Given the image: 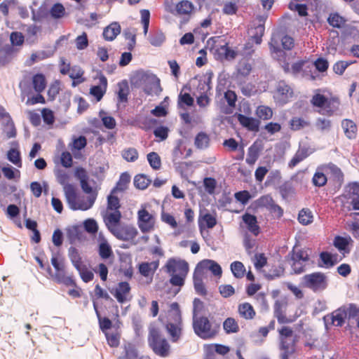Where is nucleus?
<instances>
[{
	"mask_svg": "<svg viewBox=\"0 0 359 359\" xmlns=\"http://www.w3.org/2000/svg\"><path fill=\"white\" fill-rule=\"evenodd\" d=\"M121 213H105L103 221L108 230L118 240L129 241L133 240L138 232L135 227L128 224H121Z\"/></svg>",
	"mask_w": 359,
	"mask_h": 359,
	"instance_id": "obj_1",
	"label": "nucleus"
},
{
	"mask_svg": "<svg viewBox=\"0 0 359 359\" xmlns=\"http://www.w3.org/2000/svg\"><path fill=\"white\" fill-rule=\"evenodd\" d=\"M165 271L170 276V283L173 286H182L189 272V264L180 258H169L163 266Z\"/></svg>",
	"mask_w": 359,
	"mask_h": 359,
	"instance_id": "obj_2",
	"label": "nucleus"
},
{
	"mask_svg": "<svg viewBox=\"0 0 359 359\" xmlns=\"http://www.w3.org/2000/svg\"><path fill=\"white\" fill-rule=\"evenodd\" d=\"M170 308L165 329L171 341L175 343L182 336L183 323L179 304L177 302H173L170 304Z\"/></svg>",
	"mask_w": 359,
	"mask_h": 359,
	"instance_id": "obj_3",
	"label": "nucleus"
},
{
	"mask_svg": "<svg viewBox=\"0 0 359 359\" xmlns=\"http://www.w3.org/2000/svg\"><path fill=\"white\" fill-rule=\"evenodd\" d=\"M64 191L70 208L74 210H87L90 209L96 199V195H90L87 197L78 196L76 188L73 184H66L64 187Z\"/></svg>",
	"mask_w": 359,
	"mask_h": 359,
	"instance_id": "obj_4",
	"label": "nucleus"
},
{
	"mask_svg": "<svg viewBox=\"0 0 359 359\" xmlns=\"http://www.w3.org/2000/svg\"><path fill=\"white\" fill-rule=\"evenodd\" d=\"M148 343L154 352L160 357H167L170 353V344L162 335L161 330L155 326L149 329Z\"/></svg>",
	"mask_w": 359,
	"mask_h": 359,
	"instance_id": "obj_5",
	"label": "nucleus"
},
{
	"mask_svg": "<svg viewBox=\"0 0 359 359\" xmlns=\"http://www.w3.org/2000/svg\"><path fill=\"white\" fill-rule=\"evenodd\" d=\"M359 318V307L354 304L343 305L332 313V323L341 327L346 318Z\"/></svg>",
	"mask_w": 359,
	"mask_h": 359,
	"instance_id": "obj_6",
	"label": "nucleus"
},
{
	"mask_svg": "<svg viewBox=\"0 0 359 359\" xmlns=\"http://www.w3.org/2000/svg\"><path fill=\"white\" fill-rule=\"evenodd\" d=\"M193 328L195 333L203 339L213 338L217 333V331L212 327L209 319L205 316L197 317L194 315Z\"/></svg>",
	"mask_w": 359,
	"mask_h": 359,
	"instance_id": "obj_7",
	"label": "nucleus"
},
{
	"mask_svg": "<svg viewBox=\"0 0 359 359\" xmlns=\"http://www.w3.org/2000/svg\"><path fill=\"white\" fill-rule=\"evenodd\" d=\"M302 283L304 287L309 288L315 292H320L327 287V278L322 272H314L304 276Z\"/></svg>",
	"mask_w": 359,
	"mask_h": 359,
	"instance_id": "obj_8",
	"label": "nucleus"
},
{
	"mask_svg": "<svg viewBox=\"0 0 359 359\" xmlns=\"http://www.w3.org/2000/svg\"><path fill=\"white\" fill-rule=\"evenodd\" d=\"M137 224L142 233H148L154 229L156 215L149 212L145 208H142L137 212Z\"/></svg>",
	"mask_w": 359,
	"mask_h": 359,
	"instance_id": "obj_9",
	"label": "nucleus"
},
{
	"mask_svg": "<svg viewBox=\"0 0 359 359\" xmlns=\"http://www.w3.org/2000/svg\"><path fill=\"white\" fill-rule=\"evenodd\" d=\"M293 96L292 88L284 81L278 82L273 93V97L276 103L279 105H284L290 102Z\"/></svg>",
	"mask_w": 359,
	"mask_h": 359,
	"instance_id": "obj_10",
	"label": "nucleus"
},
{
	"mask_svg": "<svg viewBox=\"0 0 359 359\" xmlns=\"http://www.w3.org/2000/svg\"><path fill=\"white\" fill-rule=\"evenodd\" d=\"M211 90L210 79L198 83L197 90L199 93V95L196 97V103L200 108H205L210 104Z\"/></svg>",
	"mask_w": 359,
	"mask_h": 359,
	"instance_id": "obj_11",
	"label": "nucleus"
},
{
	"mask_svg": "<svg viewBox=\"0 0 359 359\" xmlns=\"http://www.w3.org/2000/svg\"><path fill=\"white\" fill-rule=\"evenodd\" d=\"M282 359H288L296 351V344L298 341L297 335L286 339H279Z\"/></svg>",
	"mask_w": 359,
	"mask_h": 359,
	"instance_id": "obj_12",
	"label": "nucleus"
},
{
	"mask_svg": "<svg viewBox=\"0 0 359 359\" xmlns=\"http://www.w3.org/2000/svg\"><path fill=\"white\" fill-rule=\"evenodd\" d=\"M321 170L330 175V179L334 182L341 185L344 182V175L341 170L335 164L330 163L321 166Z\"/></svg>",
	"mask_w": 359,
	"mask_h": 359,
	"instance_id": "obj_13",
	"label": "nucleus"
},
{
	"mask_svg": "<svg viewBox=\"0 0 359 359\" xmlns=\"http://www.w3.org/2000/svg\"><path fill=\"white\" fill-rule=\"evenodd\" d=\"M160 264V262L158 259L147 262H141L137 266V269L139 273L144 278H149L150 282L153 279V276L158 269Z\"/></svg>",
	"mask_w": 359,
	"mask_h": 359,
	"instance_id": "obj_14",
	"label": "nucleus"
},
{
	"mask_svg": "<svg viewBox=\"0 0 359 359\" xmlns=\"http://www.w3.org/2000/svg\"><path fill=\"white\" fill-rule=\"evenodd\" d=\"M237 313L241 319L252 320L257 316V312L253 306L249 302H242L237 306Z\"/></svg>",
	"mask_w": 359,
	"mask_h": 359,
	"instance_id": "obj_15",
	"label": "nucleus"
},
{
	"mask_svg": "<svg viewBox=\"0 0 359 359\" xmlns=\"http://www.w3.org/2000/svg\"><path fill=\"white\" fill-rule=\"evenodd\" d=\"M130 290L131 287L129 283L123 281L118 283L114 291H111V292L118 303L123 304L128 300L127 297L130 294Z\"/></svg>",
	"mask_w": 359,
	"mask_h": 359,
	"instance_id": "obj_16",
	"label": "nucleus"
},
{
	"mask_svg": "<svg viewBox=\"0 0 359 359\" xmlns=\"http://www.w3.org/2000/svg\"><path fill=\"white\" fill-rule=\"evenodd\" d=\"M340 101L338 97L327 98L326 104L321 109H318V112L322 115L332 116L339 110Z\"/></svg>",
	"mask_w": 359,
	"mask_h": 359,
	"instance_id": "obj_17",
	"label": "nucleus"
},
{
	"mask_svg": "<svg viewBox=\"0 0 359 359\" xmlns=\"http://www.w3.org/2000/svg\"><path fill=\"white\" fill-rule=\"evenodd\" d=\"M308 62L304 60H300L293 63L290 67V64L287 62H283L281 64V67L285 74H292L297 76L303 72L304 67H306Z\"/></svg>",
	"mask_w": 359,
	"mask_h": 359,
	"instance_id": "obj_18",
	"label": "nucleus"
},
{
	"mask_svg": "<svg viewBox=\"0 0 359 359\" xmlns=\"http://www.w3.org/2000/svg\"><path fill=\"white\" fill-rule=\"evenodd\" d=\"M242 219L248 231L254 236H257L260 233V227L258 225L256 216L246 212L242 216Z\"/></svg>",
	"mask_w": 359,
	"mask_h": 359,
	"instance_id": "obj_19",
	"label": "nucleus"
},
{
	"mask_svg": "<svg viewBox=\"0 0 359 359\" xmlns=\"http://www.w3.org/2000/svg\"><path fill=\"white\" fill-rule=\"evenodd\" d=\"M237 118L240 124L248 130L257 132L259 127V121L252 117L239 114Z\"/></svg>",
	"mask_w": 359,
	"mask_h": 359,
	"instance_id": "obj_20",
	"label": "nucleus"
},
{
	"mask_svg": "<svg viewBox=\"0 0 359 359\" xmlns=\"http://www.w3.org/2000/svg\"><path fill=\"white\" fill-rule=\"evenodd\" d=\"M117 95L118 103H127L128 95L130 94V88L128 81L124 79L117 83Z\"/></svg>",
	"mask_w": 359,
	"mask_h": 359,
	"instance_id": "obj_21",
	"label": "nucleus"
},
{
	"mask_svg": "<svg viewBox=\"0 0 359 359\" xmlns=\"http://www.w3.org/2000/svg\"><path fill=\"white\" fill-rule=\"evenodd\" d=\"M311 151L306 147H299L292 158L288 163V167L294 168L298 163L310 156Z\"/></svg>",
	"mask_w": 359,
	"mask_h": 359,
	"instance_id": "obj_22",
	"label": "nucleus"
},
{
	"mask_svg": "<svg viewBox=\"0 0 359 359\" xmlns=\"http://www.w3.org/2000/svg\"><path fill=\"white\" fill-rule=\"evenodd\" d=\"M47 271L50 275L52 276V277L54 278V280H56L58 283H62L66 286H72L74 287H76L77 285L74 279L73 276H66L65 271L62 273H55L54 275L52 274V270L49 266L47 267Z\"/></svg>",
	"mask_w": 359,
	"mask_h": 359,
	"instance_id": "obj_23",
	"label": "nucleus"
},
{
	"mask_svg": "<svg viewBox=\"0 0 359 359\" xmlns=\"http://www.w3.org/2000/svg\"><path fill=\"white\" fill-rule=\"evenodd\" d=\"M341 127L346 137L355 139L357 136L358 127L355 123L351 119H344L341 121Z\"/></svg>",
	"mask_w": 359,
	"mask_h": 359,
	"instance_id": "obj_24",
	"label": "nucleus"
},
{
	"mask_svg": "<svg viewBox=\"0 0 359 359\" xmlns=\"http://www.w3.org/2000/svg\"><path fill=\"white\" fill-rule=\"evenodd\" d=\"M346 19L345 17L340 15L338 12H332L329 14L327 22L333 28L341 29L346 23Z\"/></svg>",
	"mask_w": 359,
	"mask_h": 359,
	"instance_id": "obj_25",
	"label": "nucleus"
},
{
	"mask_svg": "<svg viewBox=\"0 0 359 359\" xmlns=\"http://www.w3.org/2000/svg\"><path fill=\"white\" fill-rule=\"evenodd\" d=\"M252 71V66L250 63L243 61L240 62L238 65L236 72L235 73V79L240 83L243 79L248 77Z\"/></svg>",
	"mask_w": 359,
	"mask_h": 359,
	"instance_id": "obj_26",
	"label": "nucleus"
},
{
	"mask_svg": "<svg viewBox=\"0 0 359 359\" xmlns=\"http://www.w3.org/2000/svg\"><path fill=\"white\" fill-rule=\"evenodd\" d=\"M273 313L279 324H287L293 322V319L286 316L285 309L283 305L279 302L275 304Z\"/></svg>",
	"mask_w": 359,
	"mask_h": 359,
	"instance_id": "obj_27",
	"label": "nucleus"
},
{
	"mask_svg": "<svg viewBox=\"0 0 359 359\" xmlns=\"http://www.w3.org/2000/svg\"><path fill=\"white\" fill-rule=\"evenodd\" d=\"M32 83L35 92L41 93L47 86L46 76L41 73L36 74L32 76Z\"/></svg>",
	"mask_w": 359,
	"mask_h": 359,
	"instance_id": "obj_28",
	"label": "nucleus"
},
{
	"mask_svg": "<svg viewBox=\"0 0 359 359\" xmlns=\"http://www.w3.org/2000/svg\"><path fill=\"white\" fill-rule=\"evenodd\" d=\"M351 241L352 239L350 236L342 237L340 236H337L334 237L333 245L339 252L348 253L350 250L348 248V246Z\"/></svg>",
	"mask_w": 359,
	"mask_h": 359,
	"instance_id": "obj_29",
	"label": "nucleus"
},
{
	"mask_svg": "<svg viewBox=\"0 0 359 359\" xmlns=\"http://www.w3.org/2000/svg\"><path fill=\"white\" fill-rule=\"evenodd\" d=\"M130 182V175L127 172L121 174L116 186L112 189V193L123 192L128 189Z\"/></svg>",
	"mask_w": 359,
	"mask_h": 359,
	"instance_id": "obj_30",
	"label": "nucleus"
},
{
	"mask_svg": "<svg viewBox=\"0 0 359 359\" xmlns=\"http://www.w3.org/2000/svg\"><path fill=\"white\" fill-rule=\"evenodd\" d=\"M224 331L226 334H235L240 331L238 321L233 317L226 318L222 324Z\"/></svg>",
	"mask_w": 359,
	"mask_h": 359,
	"instance_id": "obj_31",
	"label": "nucleus"
},
{
	"mask_svg": "<svg viewBox=\"0 0 359 359\" xmlns=\"http://www.w3.org/2000/svg\"><path fill=\"white\" fill-rule=\"evenodd\" d=\"M116 193H112L107 197V211L105 213H116L121 212L119 208H121L120 201L118 196H115Z\"/></svg>",
	"mask_w": 359,
	"mask_h": 359,
	"instance_id": "obj_32",
	"label": "nucleus"
},
{
	"mask_svg": "<svg viewBox=\"0 0 359 359\" xmlns=\"http://www.w3.org/2000/svg\"><path fill=\"white\" fill-rule=\"evenodd\" d=\"M121 32V26L116 22L110 24L103 32V36L107 41H113Z\"/></svg>",
	"mask_w": 359,
	"mask_h": 359,
	"instance_id": "obj_33",
	"label": "nucleus"
},
{
	"mask_svg": "<svg viewBox=\"0 0 359 359\" xmlns=\"http://www.w3.org/2000/svg\"><path fill=\"white\" fill-rule=\"evenodd\" d=\"M100 238L101 241L98 247V254L102 259H107L113 256V251L107 241L103 237L101 238V234Z\"/></svg>",
	"mask_w": 359,
	"mask_h": 359,
	"instance_id": "obj_34",
	"label": "nucleus"
},
{
	"mask_svg": "<svg viewBox=\"0 0 359 359\" xmlns=\"http://www.w3.org/2000/svg\"><path fill=\"white\" fill-rule=\"evenodd\" d=\"M194 9V5L191 2L189 1H182L179 2L174 10L172 11L173 13H176L177 15H189L190 14Z\"/></svg>",
	"mask_w": 359,
	"mask_h": 359,
	"instance_id": "obj_35",
	"label": "nucleus"
},
{
	"mask_svg": "<svg viewBox=\"0 0 359 359\" xmlns=\"http://www.w3.org/2000/svg\"><path fill=\"white\" fill-rule=\"evenodd\" d=\"M204 348L207 354H213L214 353H217L219 355H224L230 351L229 346L218 344H209L205 346Z\"/></svg>",
	"mask_w": 359,
	"mask_h": 359,
	"instance_id": "obj_36",
	"label": "nucleus"
},
{
	"mask_svg": "<svg viewBox=\"0 0 359 359\" xmlns=\"http://www.w3.org/2000/svg\"><path fill=\"white\" fill-rule=\"evenodd\" d=\"M327 174L323 170H321V166L318 167L314 173L312 182L314 186L321 187L327 184Z\"/></svg>",
	"mask_w": 359,
	"mask_h": 359,
	"instance_id": "obj_37",
	"label": "nucleus"
},
{
	"mask_svg": "<svg viewBox=\"0 0 359 359\" xmlns=\"http://www.w3.org/2000/svg\"><path fill=\"white\" fill-rule=\"evenodd\" d=\"M102 84L104 86V88L101 86H92L90 89V93L93 95L97 101H100L102 97L104 96V94L105 93V89L107 85V79L104 76H102L100 79Z\"/></svg>",
	"mask_w": 359,
	"mask_h": 359,
	"instance_id": "obj_38",
	"label": "nucleus"
},
{
	"mask_svg": "<svg viewBox=\"0 0 359 359\" xmlns=\"http://www.w3.org/2000/svg\"><path fill=\"white\" fill-rule=\"evenodd\" d=\"M210 143V137L208 135L204 132L198 133L194 140V144L198 149H205L208 147Z\"/></svg>",
	"mask_w": 359,
	"mask_h": 359,
	"instance_id": "obj_39",
	"label": "nucleus"
},
{
	"mask_svg": "<svg viewBox=\"0 0 359 359\" xmlns=\"http://www.w3.org/2000/svg\"><path fill=\"white\" fill-rule=\"evenodd\" d=\"M76 269L78 271L81 280L84 283H89L93 280L94 273L86 264H82L76 267Z\"/></svg>",
	"mask_w": 359,
	"mask_h": 359,
	"instance_id": "obj_40",
	"label": "nucleus"
},
{
	"mask_svg": "<svg viewBox=\"0 0 359 359\" xmlns=\"http://www.w3.org/2000/svg\"><path fill=\"white\" fill-rule=\"evenodd\" d=\"M203 262L207 271H210L214 276L221 277L222 270L219 264L211 259H204Z\"/></svg>",
	"mask_w": 359,
	"mask_h": 359,
	"instance_id": "obj_41",
	"label": "nucleus"
},
{
	"mask_svg": "<svg viewBox=\"0 0 359 359\" xmlns=\"http://www.w3.org/2000/svg\"><path fill=\"white\" fill-rule=\"evenodd\" d=\"M313 215L308 208H303L298 215V221L302 225H308L313 222Z\"/></svg>",
	"mask_w": 359,
	"mask_h": 359,
	"instance_id": "obj_42",
	"label": "nucleus"
},
{
	"mask_svg": "<svg viewBox=\"0 0 359 359\" xmlns=\"http://www.w3.org/2000/svg\"><path fill=\"white\" fill-rule=\"evenodd\" d=\"M217 224V219L210 213H205L199 219V226L202 228L205 226L208 229H212Z\"/></svg>",
	"mask_w": 359,
	"mask_h": 359,
	"instance_id": "obj_43",
	"label": "nucleus"
},
{
	"mask_svg": "<svg viewBox=\"0 0 359 359\" xmlns=\"http://www.w3.org/2000/svg\"><path fill=\"white\" fill-rule=\"evenodd\" d=\"M123 351L126 359H136L138 357V351L135 345L131 342L123 344Z\"/></svg>",
	"mask_w": 359,
	"mask_h": 359,
	"instance_id": "obj_44",
	"label": "nucleus"
},
{
	"mask_svg": "<svg viewBox=\"0 0 359 359\" xmlns=\"http://www.w3.org/2000/svg\"><path fill=\"white\" fill-rule=\"evenodd\" d=\"M231 271L236 278H243L246 272L243 264L239 261H235L231 264Z\"/></svg>",
	"mask_w": 359,
	"mask_h": 359,
	"instance_id": "obj_45",
	"label": "nucleus"
},
{
	"mask_svg": "<svg viewBox=\"0 0 359 359\" xmlns=\"http://www.w3.org/2000/svg\"><path fill=\"white\" fill-rule=\"evenodd\" d=\"M310 122L300 117H292L290 121V129L292 130H299L305 127L310 126Z\"/></svg>",
	"mask_w": 359,
	"mask_h": 359,
	"instance_id": "obj_46",
	"label": "nucleus"
},
{
	"mask_svg": "<svg viewBox=\"0 0 359 359\" xmlns=\"http://www.w3.org/2000/svg\"><path fill=\"white\" fill-rule=\"evenodd\" d=\"M94 309L95 311L97 317L99 321L100 328L102 331L104 332L109 329H110L112 326V323L111 320L107 317H101L100 313L98 311L97 306L95 303L93 304Z\"/></svg>",
	"mask_w": 359,
	"mask_h": 359,
	"instance_id": "obj_47",
	"label": "nucleus"
},
{
	"mask_svg": "<svg viewBox=\"0 0 359 359\" xmlns=\"http://www.w3.org/2000/svg\"><path fill=\"white\" fill-rule=\"evenodd\" d=\"M151 180L143 174H138L134 178V185L139 189L144 190L148 187Z\"/></svg>",
	"mask_w": 359,
	"mask_h": 359,
	"instance_id": "obj_48",
	"label": "nucleus"
},
{
	"mask_svg": "<svg viewBox=\"0 0 359 359\" xmlns=\"http://www.w3.org/2000/svg\"><path fill=\"white\" fill-rule=\"evenodd\" d=\"M207 269H205L203 260L198 263L196 265L194 272L193 274V280L194 281H201L203 280L205 277L207 273Z\"/></svg>",
	"mask_w": 359,
	"mask_h": 359,
	"instance_id": "obj_49",
	"label": "nucleus"
},
{
	"mask_svg": "<svg viewBox=\"0 0 359 359\" xmlns=\"http://www.w3.org/2000/svg\"><path fill=\"white\" fill-rule=\"evenodd\" d=\"M278 190L281 196L285 199L294 194V188L292 184L289 181H286L282 184L279 187Z\"/></svg>",
	"mask_w": 359,
	"mask_h": 359,
	"instance_id": "obj_50",
	"label": "nucleus"
},
{
	"mask_svg": "<svg viewBox=\"0 0 359 359\" xmlns=\"http://www.w3.org/2000/svg\"><path fill=\"white\" fill-rule=\"evenodd\" d=\"M259 156V151L257 147L255 146V144L252 145L249 147L248 155L245 159L246 163L250 165H252L255 163L257 160L258 159Z\"/></svg>",
	"mask_w": 359,
	"mask_h": 359,
	"instance_id": "obj_51",
	"label": "nucleus"
},
{
	"mask_svg": "<svg viewBox=\"0 0 359 359\" xmlns=\"http://www.w3.org/2000/svg\"><path fill=\"white\" fill-rule=\"evenodd\" d=\"M68 236L72 242L80 241L83 238V230L81 226H74L68 229Z\"/></svg>",
	"mask_w": 359,
	"mask_h": 359,
	"instance_id": "obj_52",
	"label": "nucleus"
},
{
	"mask_svg": "<svg viewBox=\"0 0 359 359\" xmlns=\"http://www.w3.org/2000/svg\"><path fill=\"white\" fill-rule=\"evenodd\" d=\"M256 114L257 116L262 120H269L273 116L271 108L264 105L257 107Z\"/></svg>",
	"mask_w": 359,
	"mask_h": 359,
	"instance_id": "obj_53",
	"label": "nucleus"
},
{
	"mask_svg": "<svg viewBox=\"0 0 359 359\" xmlns=\"http://www.w3.org/2000/svg\"><path fill=\"white\" fill-rule=\"evenodd\" d=\"M69 257L75 269L83 264L77 249L74 247L69 248Z\"/></svg>",
	"mask_w": 359,
	"mask_h": 359,
	"instance_id": "obj_54",
	"label": "nucleus"
},
{
	"mask_svg": "<svg viewBox=\"0 0 359 359\" xmlns=\"http://www.w3.org/2000/svg\"><path fill=\"white\" fill-rule=\"evenodd\" d=\"M264 25H259L254 28L252 31V34L251 36V40L256 44H260L262 42V38L264 34Z\"/></svg>",
	"mask_w": 359,
	"mask_h": 359,
	"instance_id": "obj_55",
	"label": "nucleus"
},
{
	"mask_svg": "<svg viewBox=\"0 0 359 359\" xmlns=\"http://www.w3.org/2000/svg\"><path fill=\"white\" fill-rule=\"evenodd\" d=\"M147 161L154 170H158L161 166V158L156 152L149 153L147 154Z\"/></svg>",
	"mask_w": 359,
	"mask_h": 359,
	"instance_id": "obj_56",
	"label": "nucleus"
},
{
	"mask_svg": "<svg viewBox=\"0 0 359 359\" xmlns=\"http://www.w3.org/2000/svg\"><path fill=\"white\" fill-rule=\"evenodd\" d=\"M122 157L128 162H134L138 157L139 154L136 149L128 148L122 151Z\"/></svg>",
	"mask_w": 359,
	"mask_h": 359,
	"instance_id": "obj_57",
	"label": "nucleus"
},
{
	"mask_svg": "<svg viewBox=\"0 0 359 359\" xmlns=\"http://www.w3.org/2000/svg\"><path fill=\"white\" fill-rule=\"evenodd\" d=\"M8 159L18 167L22 166L20 153L18 149H11L8 151Z\"/></svg>",
	"mask_w": 359,
	"mask_h": 359,
	"instance_id": "obj_58",
	"label": "nucleus"
},
{
	"mask_svg": "<svg viewBox=\"0 0 359 359\" xmlns=\"http://www.w3.org/2000/svg\"><path fill=\"white\" fill-rule=\"evenodd\" d=\"M327 100V97H326L325 95L320 93H316L313 95L311 100V103L313 107L321 109L326 104Z\"/></svg>",
	"mask_w": 359,
	"mask_h": 359,
	"instance_id": "obj_59",
	"label": "nucleus"
},
{
	"mask_svg": "<svg viewBox=\"0 0 359 359\" xmlns=\"http://www.w3.org/2000/svg\"><path fill=\"white\" fill-rule=\"evenodd\" d=\"M84 229L89 233L95 235L98 231V225L94 219H87L83 222Z\"/></svg>",
	"mask_w": 359,
	"mask_h": 359,
	"instance_id": "obj_60",
	"label": "nucleus"
},
{
	"mask_svg": "<svg viewBox=\"0 0 359 359\" xmlns=\"http://www.w3.org/2000/svg\"><path fill=\"white\" fill-rule=\"evenodd\" d=\"M320 258L324 266L327 268L332 267L337 263L336 259H334L333 256L327 252H321L320 254Z\"/></svg>",
	"mask_w": 359,
	"mask_h": 359,
	"instance_id": "obj_61",
	"label": "nucleus"
},
{
	"mask_svg": "<svg viewBox=\"0 0 359 359\" xmlns=\"http://www.w3.org/2000/svg\"><path fill=\"white\" fill-rule=\"evenodd\" d=\"M194 100L188 93H180L178 97V104L180 107L186 105L187 107H191L194 104Z\"/></svg>",
	"mask_w": 359,
	"mask_h": 359,
	"instance_id": "obj_62",
	"label": "nucleus"
},
{
	"mask_svg": "<svg viewBox=\"0 0 359 359\" xmlns=\"http://www.w3.org/2000/svg\"><path fill=\"white\" fill-rule=\"evenodd\" d=\"M351 64H353V62H351V61H349V62L344 61V60L338 61L333 65V71L337 74L342 75L344 74V71L346 70V69Z\"/></svg>",
	"mask_w": 359,
	"mask_h": 359,
	"instance_id": "obj_63",
	"label": "nucleus"
},
{
	"mask_svg": "<svg viewBox=\"0 0 359 359\" xmlns=\"http://www.w3.org/2000/svg\"><path fill=\"white\" fill-rule=\"evenodd\" d=\"M108 344L111 347H117L120 344L121 335L118 333H105Z\"/></svg>",
	"mask_w": 359,
	"mask_h": 359,
	"instance_id": "obj_64",
	"label": "nucleus"
}]
</instances>
